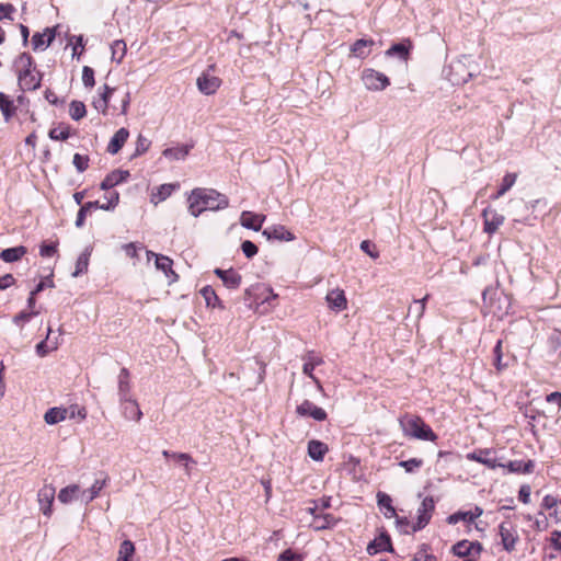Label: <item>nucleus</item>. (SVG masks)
<instances>
[{
    "mask_svg": "<svg viewBox=\"0 0 561 561\" xmlns=\"http://www.w3.org/2000/svg\"><path fill=\"white\" fill-rule=\"evenodd\" d=\"M188 211L194 217L199 216L205 210L225 209L229 205L227 196L213 188H195L188 196Z\"/></svg>",
    "mask_w": 561,
    "mask_h": 561,
    "instance_id": "obj_1",
    "label": "nucleus"
},
{
    "mask_svg": "<svg viewBox=\"0 0 561 561\" xmlns=\"http://www.w3.org/2000/svg\"><path fill=\"white\" fill-rule=\"evenodd\" d=\"M399 424L405 436L430 442L437 439V435L420 416L405 414L399 419Z\"/></svg>",
    "mask_w": 561,
    "mask_h": 561,
    "instance_id": "obj_2",
    "label": "nucleus"
},
{
    "mask_svg": "<svg viewBox=\"0 0 561 561\" xmlns=\"http://www.w3.org/2000/svg\"><path fill=\"white\" fill-rule=\"evenodd\" d=\"M362 80L364 85L371 91H382L390 84L389 78L375 69H365L362 72Z\"/></svg>",
    "mask_w": 561,
    "mask_h": 561,
    "instance_id": "obj_3",
    "label": "nucleus"
},
{
    "mask_svg": "<svg viewBox=\"0 0 561 561\" xmlns=\"http://www.w3.org/2000/svg\"><path fill=\"white\" fill-rule=\"evenodd\" d=\"M435 510V501L432 496L423 499L421 505L417 508L416 523L412 526V531L423 529L431 520L433 512Z\"/></svg>",
    "mask_w": 561,
    "mask_h": 561,
    "instance_id": "obj_4",
    "label": "nucleus"
},
{
    "mask_svg": "<svg viewBox=\"0 0 561 561\" xmlns=\"http://www.w3.org/2000/svg\"><path fill=\"white\" fill-rule=\"evenodd\" d=\"M499 535L504 550L512 552L515 550L516 542L518 541V533L512 522H502L499 526Z\"/></svg>",
    "mask_w": 561,
    "mask_h": 561,
    "instance_id": "obj_5",
    "label": "nucleus"
},
{
    "mask_svg": "<svg viewBox=\"0 0 561 561\" xmlns=\"http://www.w3.org/2000/svg\"><path fill=\"white\" fill-rule=\"evenodd\" d=\"M215 70V66L211 65L206 71H204L196 81L198 90L206 95L214 94L221 84V80L211 75L210 71Z\"/></svg>",
    "mask_w": 561,
    "mask_h": 561,
    "instance_id": "obj_6",
    "label": "nucleus"
},
{
    "mask_svg": "<svg viewBox=\"0 0 561 561\" xmlns=\"http://www.w3.org/2000/svg\"><path fill=\"white\" fill-rule=\"evenodd\" d=\"M55 494H56V490L50 484H45L43 488L39 489V491L37 493V501L39 504V510L47 517L51 516V513H53L51 506H53V503L55 500Z\"/></svg>",
    "mask_w": 561,
    "mask_h": 561,
    "instance_id": "obj_7",
    "label": "nucleus"
},
{
    "mask_svg": "<svg viewBox=\"0 0 561 561\" xmlns=\"http://www.w3.org/2000/svg\"><path fill=\"white\" fill-rule=\"evenodd\" d=\"M482 546L479 542L461 540L453 546V552L460 558L479 557Z\"/></svg>",
    "mask_w": 561,
    "mask_h": 561,
    "instance_id": "obj_8",
    "label": "nucleus"
},
{
    "mask_svg": "<svg viewBox=\"0 0 561 561\" xmlns=\"http://www.w3.org/2000/svg\"><path fill=\"white\" fill-rule=\"evenodd\" d=\"M493 451L491 449H479L467 455L469 460H473L486 466L490 469H495L497 467H504V463L497 462L495 458L492 457Z\"/></svg>",
    "mask_w": 561,
    "mask_h": 561,
    "instance_id": "obj_9",
    "label": "nucleus"
},
{
    "mask_svg": "<svg viewBox=\"0 0 561 561\" xmlns=\"http://www.w3.org/2000/svg\"><path fill=\"white\" fill-rule=\"evenodd\" d=\"M322 363V357L316 355L314 352H309L305 357V364L302 366L304 374L313 380L319 391H322L323 388L320 380L313 375L312 371L316 368V366H319Z\"/></svg>",
    "mask_w": 561,
    "mask_h": 561,
    "instance_id": "obj_10",
    "label": "nucleus"
},
{
    "mask_svg": "<svg viewBox=\"0 0 561 561\" xmlns=\"http://www.w3.org/2000/svg\"><path fill=\"white\" fill-rule=\"evenodd\" d=\"M482 217L484 221V231L490 234L494 233L504 222V216L491 208H485L482 211Z\"/></svg>",
    "mask_w": 561,
    "mask_h": 561,
    "instance_id": "obj_11",
    "label": "nucleus"
},
{
    "mask_svg": "<svg viewBox=\"0 0 561 561\" xmlns=\"http://www.w3.org/2000/svg\"><path fill=\"white\" fill-rule=\"evenodd\" d=\"M151 257H154L156 267L162 271L167 277H172L171 280L174 282L178 278V275L172 270V260L165 255L157 254L152 251H147V259L150 261Z\"/></svg>",
    "mask_w": 561,
    "mask_h": 561,
    "instance_id": "obj_12",
    "label": "nucleus"
},
{
    "mask_svg": "<svg viewBox=\"0 0 561 561\" xmlns=\"http://www.w3.org/2000/svg\"><path fill=\"white\" fill-rule=\"evenodd\" d=\"M296 412L300 416H310L317 421H324L327 419V412L309 400H305L301 404H299L296 409Z\"/></svg>",
    "mask_w": 561,
    "mask_h": 561,
    "instance_id": "obj_13",
    "label": "nucleus"
},
{
    "mask_svg": "<svg viewBox=\"0 0 561 561\" xmlns=\"http://www.w3.org/2000/svg\"><path fill=\"white\" fill-rule=\"evenodd\" d=\"M19 77V84L23 90H36L41 85V75L35 68L21 72Z\"/></svg>",
    "mask_w": 561,
    "mask_h": 561,
    "instance_id": "obj_14",
    "label": "nucleus"
},
{
    "mask_svg": "<svg viewBox=\"0 0 561 561\" xmlns=\"http://www.w3.org/2000/svg\"><path fill=\"white\" fill-rule=\"evenodd\" d=\"M117 381H118L119 401L130 400L133 398V396L130 393V390H131L130 374L127 368L121 369L118 377H117Z\"/></svg>",
    "mask_w": 561,
    "mask_h": 561,
    "instance_id": "obj_15",
    "label": "nucleus"
},
{
    "mask_svg": "<svg viewBox=\"0 0 561 561\" xmlns=\"http://www.w3.org/2000/svg\"><path fill=\"white\" fill-rule=\"evenodd\" d=\"M215 274L222 280L227 288L236 289L241 284V275L232 268H216Z\"/></svg>",
    "mask_w": 561,
    "mask_h": 561,
    "instance_id": "obj_16",
    "label": "nucleus"
},
{
    "mask_svg": "<svg viewBox=\"0 0 561 561\" xmlns=\"http://www.w3.org/2000/svg\"><path fill=\"white\" fill-rule=\"evenodd\" d=\"M327 302L329 307L335 311H342L346 309L347 300L342 289L335 288L327 294Z\"/></svg>",
    "mask_w": 561,
    "mask_h": 561,
    "instance_id": "obj_17",
    "label": "nucleus"
},
{
    "mask_svg": "<svg viewBox=\"0 0 561 561\" xmlns=\"http://www.w3.org/2000/svg\"><path fill=\"white\" fill-rule=\"evenodd\" d=\"M265 220L264 215H257L252 211H243L240 217L241 225L247 229L259 231Z\"/></svg>",
    "mask_w": 561,
    "mask_h": 561,
    "instance_id": "obj_18",
    "label": "nucleus"
},
{
    "mask_svg": "<svg viewBox=\"0 0 561 561\" xmlns=\"http://www.w3.org/2000/svg\"><path fill=\"white\" fill-rule=\"evenodd\" d=\"M128 137L129 131L125 127L119 128L111 138L110 144L107 146V151L111 154H116L123 148Z\"/></svg>",
    "mask_w": 561,
    "mask_h": 561,
    "instance_id": "obj_19",
    "label": "nucleus"
},
{
    "mask_svg": "<svg viewBox=\"0 0 561 561\" xmlns=\"http://www.w3.org/2000/svg\"><path fill=\"white\" fill-rule=\"evenodd\" d=\"M263 236H265L267 239L279 241H293L295 239V236L284 226L268 227L263 231Z\"/></svg>",
    "mask_w": 561,
    "mask_h": 561,
    "instance_id": "obj_20",
    "label": "nucleus"
},
{
    "mask_svg": "<svg viewBox=\"0 0 561 561\" xmlns=\"http://www.w3.org/2000/svg\"><path fill=\"white\" fill-rule=\"evenodd\" d=\"M107 482V476L104 474L103 478L95 479L93 484L89 490L81 491V500L84 501L87 504L93 501L102 491V489L106 485Z\"/></svg>",
    "mask_w": 561,
    "mask_h": 561,
    "instance_id": "obj_21",
    "label": "nucleus"
},
{
    "mask_svg": "<svg viewBox=\"0 0 561 561\" xmlns=\"http://www.w3.org/2000/svg\"><path fill=\"white\" fill-rule=\"evenodd\" d=\"M128 176H129L128 171L115 170V171L111 172L110 174H107L105 176V179L102 181L101 190L107 191V190L118 185L119 183L126 181Z\"/></svg>",
    "mask_w": 561,
    "mask_h": 561,
    "instance_id": "obj_22",
    "label": "nucleus"
},
{
    "mask_svg": "<svg viewBox=\"0 0 561 561\" xmlns=\"http://www.w3.org/2000/svg\"><path fill=\"white\" fill-rule=\"evenodd\" d=\"M55 38V32L51 28H46L44 33H35L32 38L33 48L45 49L50 45Z\"/></svg>",
    "mask_w": 561,
    "mask_h": 561,
    "instance_id": "obj_23",
    "label": "nucleus"
},
{
    "mask_svg": "<svg viewBox=\"0 0 561 561\" xmlns=\"http://www.w3.org/2000/svg\"><path fill=\"white\" fill-rule=\"evenodd\" d=\"M328 450V445L320 440L312 439L308 443V455L316 461H321Z\"/></svg>",
    "mask_w": 561,
    "mask_h": 561,
    "instance_id": "obj_24",
    "label": "nucleus"
},
{
    "mask_svg": "<svg viewBox=\"0 0 561 561\" xmlns=\"http://www.w3.org/2000/svg\"><path fill=\"white\" fill-rule=\"evenodd\" d=\"M68 409L66 408H50L44 415V420L49 425L58 424L68 417Z\"/></svg>",
    "mask_w": 561,
    "mask_h": 561,
    "instance_id": "obj_25",
    "label": "nucleus"
},
{
    "mask_svg": "<svg viewBox=\"0 0 561 561\" xmlns=\"http://www.w3.org/2000/svg\"><path fill=\"white\" fill-rule=\"evenodd\" d=\"M373 39H357L351 47V51L355 57L366 58L370 53V47L374 46Z\"/></svg>",
    "mask_w": 561,
    "mask_h": 561,
    "instance_id": "obj_26",
    "label": "nucleus"
},
{
    "mask_svg": "<svg viewBox=\"0 0 561 561\" xmlns=\"http://www.w3.org/2000/svg\"><path fill=\"white\" fill-rule=\"evenodd\" d=\"M412 47V44L409 39L392 45L387 51L386 55L388 57L398 56L402 60H408L409 53Z\"/></svg>",
    "mask_w": 561,
    "mask_h": 561,
    "instance_id": "obj_27",
    "label": "nucleus"
},
{
    "mask_svg": "<svg viewBox=\"0 0 561 561\" xmlns=\"http://www.w3.org/2000/svg\"><path fill=\"white\" fill-rule=\"evenodd\" d=\"M26 252L27 249L23 245L9 248L1 251L0 259L7 263H13L19 261Z\"/></svg>",
    "mask_w": 561,
    "mask_h": 561,
    "instance_id": "obj_28",
    "label": "nucleus"
},
{
    "mask_svg": "<svg viewBox=\"0 0 561 561\" xmlns=\"http://www.w3.org/2000/svg\"><path fill=\"white\" fill-rule=\"evenodd\" d=\"M534 461H523V460H513L507 465H504L503 468H506L508 472L512 473H530L534 470Z\"/></svg>",
    "mask_w": 561,
    "mask_h": 561,
    "instance_id": "obj_29",
    "label": "nucleus"
},
{
    "mask_svg": "<svg viewBox=\"0 0 561 561\" xmlns=\"http://www.w3.org/2000/svg\"><path fill=\"white\" fill-rule=\"evenodd\" d=\"M81 497L80 486L78 484H70L61 489L58 493V500L62 504H69L75 499Z\"/></svg>",
    "mask_w": 561,
    "mask_h": 561,
    "instance_id": "obj_30",
    "label": "nucleus"
},
{
    "mask_svg": "<svg viewBox=\"0 0 561 561\" xmlns=\"http://www.w3.org/2000/svg\"><path fill=\"white\" fill-rule=\"evenodd\" d=\"M377 501H378V505H379L380 510L383 511L385 517L392 518L396 516V510L392 506V500L388 494H386L383 492H378Z\"/></svg>",
    "mask_w": 561,
    "mask_h": 561,
    "instance_id": "obj_31",
    "label": "nucleus"
},
{
    "mask_svg": "<svg viewBox=\"0 0 561 561\" xmlns=\"http://www.w3.org/2000/svg\"><path fill=\"white\" fill-rule=\"evenodd\" d=\"M122 403H125L123 408V412L126 419L134 420L136 422L140 421L142 417V412L138 407V403L133 398L128 401H121Z\"/></svg>",
    "mask_w": 561,
    "mask_h": 561,
    "instance_id": "obj_32",
    "label": "nucleus"
},
{
    "mask_svg": "<svg viewBox=\"0 0 561 561\" xmlns=\"http://www.w3.org/2000/svg\"><path fill=\"white\" fill-rule=\"evenodd\" d=\"M178 184H162L157 188V192H152L151 202L158 204L167 199L175 188H178Z\"/></svg>",
    "mask_w": 561,
    "mask_h": 561,
    "instance_id": "obj_33",
    "label": "nucleus"
},
{
    "mask_svg": "<svg viewBox=\"0 0 561 561\" xmlns=\"http://www.w3.org/2000/svg\"><path fill=\"white\" fill-rule=\"evenodd\" d=\"M191 150L190 146L167 148L162 154L170 160H184Z\"/></svg>",
    "mask_w": 561,
    "mask_h": 561,
    "instance_id": "obj_34",
    "label": "nucleus"
},
{
    "mask_svg": "<svg viewBox=\"0 0 561 561\" xmlns=\"http://www.w3.org/2000/svg\"><path fill=\"white\" fill-rule=\"evenodd\" d=\"M90 255H91L90 249H85L79 255V257L77 259V262H76V270L72 273L73 277H78L79 275H81L88 271Z\"/></svg>",
    "mask_w": 561,
    "mask_h": 561,
    "instance_id": "obj_35",
    "label": "nucleus"
},
{
    "mask_svg": "<svg viewBox=\"0 0 561 561\" xmlns=\"http://www.w3.org/2000/svg\"><path fill=\"white\" fill-rule=\"evenodd\" d=\"M135 553V546L130 540H124L118 549V556L116 561H131Z\"/></svg>",
    "mask_w": 561,
    "mask_h": 561,
    "instance_id": "obj_36",
    "label": "nucleus"
},
{
    "mask_svg": "<svg viewBox=\"0 0 561 561\" xmlns=\"http://www.w3.org/2000/svg\"><path fill=\"white\" fill-rule=\"evenodd\" d=\"M15 69L18 71V76L21 75V72L28 71L33 69V59L31 55L23 53L21 54L18 59L14 62Z\"/></svg>",
    "mask_w": 561,
    "mask_h": 561,
    "instance_id": "obj_37",
    "label": "nucleus"
},
{
    "mask_svg": "<svg viewBox=\"0 0 561 561\" xmlns=\"http://www.w3.org/2000/svg\"><path fill=\"white\" fill-rule=\"evenodd\" d=\"M172 459H174L178 463H180L184 467L186 476H191L192 465H195L196 461L188 454H185V453L172 454Z\"/></svg>",
    "mask_w": 561,
    "mask_h": 561,
    "instance_id": "obj_38",
    "label": "nucleus"
},
{
    "mask_svg": "<svg viewBox=\"0 0 561 561\" xmlns=\"http://www.w3.org/2000/svg\"><path fill=\"white\" fill-rule=\"evenodd\" d=\"M0 110L7 122L11 118L15 111L13 101L10 100L4 93H0Z\"/></svg>",
    "mask_w": 561,
    "mask_h": 561,
    "instance_id": "obj_39",
    "label": "nucleus"
},
{
    "mask_svg": "<svg viewBox=\"0 0 561 561\" xmlns=\"http://www.w3.org/2000/svg\"><path fill=\"white\" fill-rule=\"evenodd\" d=\"M517 175L515 173H507L502 181V184L496 192V194L493 196L494 199L500 198L503 196L511 187L515 184Z\"/></svg>",
    "mask_w": 561,
    "mask_h": 561,
    "instance_id": "obj_40",
    "label": "nucleus"
},
{
    "mask_svg": "<svg viewBox=\"0 0 561 561\" xmlns=\"http://www.w3.org/2000/svg\"><path fill=\"white\" fill-rule=\"evenodd\" d=\"M51 332V329L50 327L48 328V333H47V336H46V340L45 341H42L39 342L37 345H36V353L39 355V356H45L47 355L50 351H54L57 348V342H51V341H48L49 340V333Z\"/></svg>",
    "mask_w": 561,
    "mask_h": 561,
    "instance_id": "obj_41",
    "label": "nucleus"
},
{
    "mask_svg": "<svg viewBox=\"0 0 561 561\" xmlns=\"http://www.w3.org/2000/svg\"><path fill=\"white\" fill-rule=\"evenodd\" d=\"M428 298V295H426L424 298L414 300L413 305L409 307V316H414L416 320H420L425 311V302Z\"/></svg>",
    "mask_w": 561,
    "mask_h": 561,
    "instance_id": "obj_42",
    "label": "nucleus"
},
{
    "mask_svg": "<svg viewBox=\"0 0 561 561\" xmlns=\"http://www.w3.org/2000/svg\"><path fill=\"white\" fill-rule=\"evenodd\" d=\"M87 114L85 105L80 101H72L69 105V115L72 119L79 121Z\"/></svg>",
    "mask_w": 561,
    "mask_h": 561,
    "instance_id": "obj_43",
    "label": "nucleus"
},
{
    "mask_svg": "<svg viewBox=\"0 0 561 561\" xmlns=\"http://www.w3.org/2000/svg\"><path fill=\"white\" fill-rule=\"evenodd\" d=\"M104 90L100 98L93 102L94 107L102 113H106L110 94L113 92V89L108 85H104Z\"/></svg>",
    "mask_w": 561,
    "mask_h": 561,
    "instance_id": "obj_44",
    "label": "nucleus"
},
{
    "mask_svg": "<svg viewBox=\"0 0 561 561\" xmlns=\"http://www.w3.org/2000/svg\"><path fill=\"white\" fill-rule=\"evenodd\" d=\"M548 345L550 352L557 355H561V331L554 330L548 337Z\"/></svg>",
    "mask_w": 561,
    "mask_h": 561,
    "instance_id": "obj_45",
    "label": "nucleus"
},
{
    "mask_svg": "<svg viewBox=\"0 0 561 561\" xmlns=\"http://www.w3.org/2000/svg\"><path fill=\"white\" fill-rule=\"evenodd\" d=\"M111 49H112V59L117 62H121L126 54L127 47H126V44L124 41H115L112 44Z\"/></svg>",
    "mask_w": 561,
    "mask_h": 561,
    "instance_id": "obj_46",
    "label": "nucleus"
},
{
    "mask_svg": "<svg viewBox=\"0 0 561 561\" xmlns=\"http://www.w3.org/2000/svg\"><path fill=\"white\" fill-rule=\"evenodd\" d=\"M376 545H377V548H375V543H371L368 546L367 550L369 553H373L371 549H374V553L378 552V551H386V550L391 549L390 538L386 535L380 536V538L378 539Z\"/></svg>",
    "mask_w": 561,
    "mask_h": 561,
    "instance_id": "obj_47",
    "label": "nucleus"
},
{
    "mask_svg": "<svg viewBox=\"0 0 561 561\" xmlns=\"http://www.w3.org/2000/svg\"><path fill=\"white\" fill-rule=\"evenodd\" d=\"M461 520L469 523V524L472 523V517H471V515H469L468 511L467 512L459 511V512H456L447 517V523L449 525H456L457 523H459Z\"/></svg>",
    "mask_w": 561,
    "mask_h": 561,
    "instance_id": "obj_48",
    "label": "nucleus"
},
{
    "mask_svg": "<svg viewBox=\"0 0 561 561\" xmlns=\"http://www.w3.org/2000/svg\"><path fill=\"white\" fill-rule=\"evenodd\" d=\"M151 141L142 135H139L136 141L134 157L144 154L150 148Z\"/></svg>",
    "mask_w": 561,
    "mask_h": 561,
    "instance_id": "obj_49",
    "label": "nucleus"
},
{
    "mask_svg": "<svg viewBox=\"0 0 561 561\" xmlns=\"http://www.w3.org/2000/svg\"><path fill=\"white\" fill-rule=\"evenodd\" d=\"M423 465V460L419 458H411L409 460H402L399 466L405 470V472L412 473Z\"/></svg>",
    "mask_w": 561,
    "mask_h": 561,
    "instance_id": "obj_50",
    "label": "nucleus"
},
{
    "mask_svg": "<svg viewBox=\"0 0 561 561\" xmlns=\"http://www.w3.org/2000/svg\"><path fill=\"white\" fill-rule=\"evenodd\" d=\"M82 82L87 88H93L95 84L94 70L89 66H84L82 69Z\"/></svg>",
    "mask_w": 561,
    "mask_h": 561,
    "instance_id": "obj_51",
    "label": "nucleus"
},
{
    "mask_svg": "<svg viewBox=\"0 0 561 561\" xmlns=\"http://www.w3.org/2000/svg\"><path fill=\"white\" fill-rule=\"evenodd\" d=\"M73 165L76 167V169L78 170V172H83L88 169L89 167V157L88 156H82L80 153H76L73 156Z\"/></svg>",
    "mask_w": 561,
    "mask_h": 561,
    "instance_id": "obj_52",
    "label": "nucleus"
},
{
    "mask_svg": "<svg viewBox=\"0 0 561 561\" xmlns=\"http://www.w3.org/2000/svg\"><path fill=\"white\" fill-rule=\"evenodd\" d=\"M202 296L204 297L207 306L215 307V302L218 300V297L215 290L210 286H206L201 290Z\"/></svg>",
    "mask_w": 561,
    "mask_h": 561,
    "instance_id": "obj_53",
    "label": "nucleus"
},
{
    "mask_svg": "<svg viewBox=\"0 0 561 561\" xmlns=\"http://www.w3.org/2000/svg\"><path fill=\"white\" fill-rule=\"evenodd\" d=\"M69 137V130L65 127L53 128L49 131V138L53 140H66Z\"/></svg>",
    "mask_w": 561,
    "mask_h": 561,
    "instance_id": "obj_54",
    "label": "nucleus"
},
{
    "mask_svg": "<svg viewBox=\"0 0 561 561\" xmlns=\"http://www.w3.org/2000/svg\"><path fill=\"white\" fill-rule=\"evenodd\" d=\"M39 313L38 310H24V311H21L20 313H18L14 318H13V322L15 324H20L21 322H27L31 320L32 317H35Z\"/></svg>",
    "mask_w": 561,
    "mask_h": 561,
    "instance_id": "obj_55",
    "label": "nucleus"
},
{
    "mask_svg": "<svg viewBox=\"0 0 561 561\" xmlns=\"http://www.w3.org/2000/svg\"><path fill=\"white\" fill-rule=\"evenodd\" d=\"M360 250L367 253L371 259H377L379 256V252L376 250L375 244L369 240L362 241Z\"/></svg>",
    "mask_w": 561,
    "mask_h": 561,
    "instance_id": "obj_56",
    "label": "nucleus"
},
{
    "mask_svg": "<svg viewBox=\"0 0 561 561\" xmlns=\"http://www.w3.org/2000/svg\"><path fill=\"white\" fill-rule=\"evenodd\" d=\"M243 254L251 259L257 253V247L252 241H243L241 244Z\"/></svg>",
    "mask_w": 561,
    "mask_h": 561,
    "instance_id": "obj_57",
    "label": "nucleus"
},
{
    "mask_svg": "<svg viewBox=\"0 0 561 561\" xmlns=\"http://www.w3.org/2000/svg\"><path fill=\"white\" fill-rule=\"evenodd\" d=\"M278 561H302V557L293 550L287 549L278 556Z\"/></svg>",
    "mask_w": 561,
    "mask_h": 561,
    "instance_id": "obj_58",
    "label": "nucleus"
},
{
    "mask_svg": "<svg viewBox=\"0 0 561 561\" xmlns=\"http://www.w3.org/2000/svg\"><path fill=\"white\" fill-rule=\"evenodd\" d=\"M494 364L499 370H501L505 365L502 364V341L499 340L494 347Z\"/></svg>",
    "mask_w": 561,
    "mask_h": 561,
    "instance_id": "obj_59",
    "label": "nucleus"
},
{
    "mask_svg": "<svg viewBox=\"0 0 561 561\" xmlns=\"http://www.w3.org/2000/svg\"><path fill=\"white\" fill-rule=\"evenodd\" d=\"M68 411H69L68 417H70V419L78 416L80 420H84L87 416L85 410L83 408H79L78 405H71L68 409Z\"/></svg>",
    "mask_w": 561,
    "mask_h": 561,
    "instance_id": "obj_60",
    "label": "nucleus"
},
{
    "mask_svg": "<svg viewBox=\"0 0 561 561\" xmlns=\"http://www.w3.org/2000/svg\"><path fill=\"white\" fill-rule=\"evenodd\" d=\"M118 202H119V194L117 192H113V199H107V203L100 204V209L112 210L116 207Z\"/></svg>",
    "mask_w": 561,
    "mask_h": 561,
    "instance_id": "obj_61",
    "label": "nucleus"
},
{
    "mask_svg": "<svg viewBox=\"0 0 561 561\" xmlns=\"http://www.w3.org/2000/svg\"><path fill=\"white\" fill-rule=\"evenodd\" d=\"M530 493H531V490H530L529 485H522L519 489V492H518L519 501H522L524 504L529 503Z\"/></svg>",
    "mask_w": 561,
    "mask_h": 561,
    "instance_id": "obj_62",
    "label": "nucleus"
},
{
    "mask_svg": "<svg viewBox=\"0 0 561 561\" xmlns=\"http://www.w3.org/2000/svg\"><path fill=\"white\" fill-rule=\"evenodd\" d=\"M90 213H91V210L85 208V205L81 206V208L78 211L77 219H76V226L78 228H81L84 225L85 217Z\"/></svg>",
    "mask_w": 561,
    "mask_h": 561,
    "instance_id": "obj_63",
    "label": "nucleus"
},
{
    "mask_svg": "<svg viewBox=\"0 0 561 561\" xmlns=\"http://www.w3.org/2000/svg\"><path fill=\"white\" fill-rule=\"evenodd\" d=\"M15 283V278L12 274H5L0 276V290L7 289Z\"/></svg>",
    "mask_w": 561,
    "mask_h": 561,
    "instance_id": "obj_64",
    "label": "nucleus"
}]
</instances>
